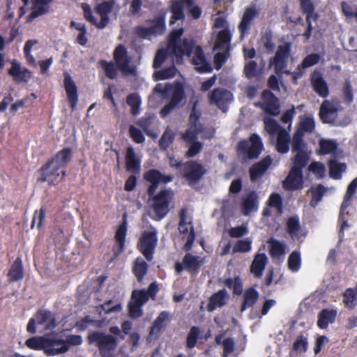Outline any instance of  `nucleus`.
Returning <instances> with one entry per match:
<instances>
[{
	"mask_svg": "<svg viewBox=\"0 0 357 357\" xmlns=\"http://www.w3.org/2000/svg\"><path fill=\"white\" fill-rule=\"evenodd\" d=\"M183 33V29H179L172 32L167 49L159 50L155 56L153 61V67L155 68H159L161 66L167 54L175 55L176 63L181 62L183 55H188L191 49V45L186 40L181 41V36Z\"/></svg>",
	"mask_w": 357,
	"mask_h": 357,
	"instance_id": "1",
	"label": "nucleus"
},
{
	"mask_svg": "<svg viewBox=\"0 0 357 357\" xmlns=\"http://www.w3.org/2000/svg\"><path fill=\"white\" fill-rule=\"evenodd\" d=\"M71 158V150L63 149L57 153L52 160L41 169V181L56 184L65 176L64 168Z\"/></svg>",
	"mask_w": 357,
	"mask_h": 357,
	"instance_id": "2",
	"label": "nucleus"
},
{
	"mask_svg": "<svg viewBox=\"0 0 357 357\" xmlns=\"http://www.w3.org/2000/svg\"><path fill=\"white\" fill-rule=\"evenodd\" d=\"M156 283H151L148 289L134 290L132 294V300L129 304L130 315L132 318H138L142 314V307L149 301L154 299L158 291Z\"/></svg>",
	"mask_w": 357,
	"mask_h": 357,
	"instance_id": "3",
	"label": "nucleus"
},
{
	"mask_svg": "<svg viewBox=\"0 0 357 357\" xmlns=\"http://www.w3.org/2000/svg\"><path fill=\"white\" fill-rule=\"evenodd\" d=\"M114 3L115 1L114 0H109L102 2L96 7V13L100 17V21L93 16L90 6L88 4L82 3V8L84 10V17L89 22L98 29H103L109 24V19L108 15L112 12Z\"/></svg>",
	"mask_w": 357,
	"mask_h": 357,
	"instance_id": "4",
	"label": "nucleus"
},
{
	"mask_svg": "<svg viewBox=\"0 0 357 357\" xmlns=\"http://www.w3.org/2000/svg\"><path fill=\"white\" fill-rule=\"evenodd\" d=\"M173 198L171 190H162L151 200L149 215L155 220L162 219L169 211V205Z\"/></svg>",
	"mask_w": 357,
	"mask_h": 357,
	"instance_id": "5",
	"label": "nucleus"
},
{
	"mask_svg": "<svg viewBox=\"0 0 357 357\" xmlns=\"http://www.w3.org/2000/svg\"><path fill=\"white\" fill-rule=\"evenodd\" d=\"M56 326V318L53 313L45 310H39L34 317L30 319L27 325V331L31 333L45 332L52 330Z\"/></svg>",
	"mask_w": 357,
	"mask_h": 357,
	"instance_id": "6",
	"label": "nucleus"
},
{
	"mask_svg": "<svg viewBox=\"0 0 357 357\" xmlns=\"http://www.w3.org/2000/svg\"><path fill=\"white\" fill-rule=\"evenodd\" d=\"M199 115L200 113L196 109V105H195L190 115V128L183 136L185 141L192 142V144L186 153L188 157H194L202 149V144L201 143L194 142V140L197 138L198 132L199 131V125L197 124Z\"/></svg>",
	"mask_w": 357,
	"mask_h": 357,
	"instance_id": "7",
	"label": "nucleus"
},
{
	"mask_svg": "<svg viewBox=\"0 0 357 357\" xmlns=\"http://www.w3.org/2000/svg\"><path fill=\"white\" fill-rule=\"evenodd\" d=\"M90 343H96L100 348L102 357H113L112 351L116 347V339L111 335L95 332L89 335Z\"/></svg>",
	"mask_w": 357,
	"mask_h": 357,
	"instance_id": "8",
	"label": "nucleus"
},
{
	"mask_svg": "<svg viewBox=\"0 0 357 357\" xmlns=\"http://www.w3.org/2000/svg\"><path fill=\"white\" fill-rule=\"evenodd\" d=\"M263 144L260 137L255 134L250 136V140H243L238 144V152L240 155H243V160L253 159L260 154Z\"/></svg>",
	"mask_w": 357,
	"mask_h": 357,
	"instance_id": "9",
	"label": "nucleus"
},
{
	"mask_svg": "<svg viewBox=\"0 0 357 357\" xmlns=\"http://www.w3.org/2000/svg\"><path fill=\"white\" fill-rule=\"evenodd\" d=\"M114 58L120 71L126 75H132L135 73V66L132 61L126 48L120 45L114 52Z\"/></svg>",
	"mask_w": 357,
	"mask_h": 357,
	"instance_id": "10",
	"label": "nucleus"
},
{
	"mask_svg": "<svg viewBox=\"0 0 357 357\" xmlns=\"http://www.w3.org/2000/svg\"><path fill=\"white\" fill-rule=\"evenodd\" d=\"M290 49L291 45L289 43L280 45L277 49L275 55L271 59L270 66L274 67L277 74L285 73L290 75V71L285 70Z\"/></svg>",
	"mask_w": 357,
	"mask_h": 357,
	"instance_id": "11",
	"label": "nucleus"
},
{
	"mask_svg": "<svg viewBox=\"0 0 357 357\" xmlns=\"http://www.w3.org/2000/svg\"><path fill=\"white\" fill-rule=\"evenodd\" d=\"M292 152L294 153L293 161L296 162L307 163L310 152L303 141V134L300 131H296L293 135Z\"/></svg>",
	"mask_w": 357,
	"mask_h": 357,
	"instance_id": "12",
	"label": "nucleus"
},
{
	"mask_svg": "<svg viewBox=\"0 0 357 357\" xmlns=\"http://www.w3.org/2000/svg\"><path fill=\"white\" fill-rule=\"evenodd\" d=\"M157 231L152 229L151 231H145L142 234L139 243V248L148 261L153 258V251L157 245Z\"/></svg>",
	"mask_w": 357,
	"mask_h": 357,
	"instance_id": "13",
	"label": "nucleus"
},
{
	"mask_svg": "<svg viewBox=\"0 0 357 357\" xmlns=\"http://www.w3.org/2000/svg\"><path fill=\"white\" fill-rule=\"evenodd\" d=\"M205 259L201 256L186 254L181 262H176L175 265L177 273L187 270L190 273H197L200 268L204 264Z\"/></svg>",
	"mask_w": 357,
	"mask_h": 357,
	"instance_id": "14",
	"label": "nucleus"
},
{
	"mask_svg": "<svg viewBox=\"0 0 357 357\" xmlns=\"http://www.w3.org/2000/svg\"><path fill=\"white\" fill-rule=\"evenodd\" d=\"M307 163L296 162L293 161V165L289 175L284 181L283 184L286 188L289 190H296L303 186L302 169L306 166Z\"/></svg>",
	"mask_w": 357,
	"mask_h": 357,
	"instance_id": "15",
	"label": "nucleus"
},
{
	"mask_svg": "<svg viewBox=\"0 0 357 357\" xmlns=\"http://www.w3.org/2000/svg\"><path fill=\"white\" fill-rule=\"evenodd\" d=\"M214 27L216 29H222V30L218 32L214 50H227L230 42L231 33L227 27L225 19L222 16L215 17L214 19Z\"/></svg>",
	"mask_w": 357,
	"mask_h": 357,
	"instance_id": "16",
	"label": "nucleus"
},
{
	"mask_svg": "<svg viewBox=\"0 0 357 357\" xmlns=\"http://www.w3.org/2000/svg\"><path fill=\"white\" fill-rule=\"evenodd\" d=\"M186 213V209L181 210L178 229L181 235H182V238L186 239V243L183 245V250L188 251L190 250L194 242L195 234L191 222L187 220Z\"/></svg>",
	"mask_w": 357,
	"mask_h": 357,
	"instance_id": "17",
	"label": "nucleus"
},
{
	"mask_svg": "<svg viewBox=\"0 0 357 357\" xmlns=\"http://www.w3.org/2000/svg\"><path fill=\"white\" fill-rule=\"evenodd\" d=\"M340 108L337 101L326 100L320 107L319 115L324 123H333L335 121Z\"/></svg>",
	"mask_w": 357,
	"mask_h": 357,
	"instance_id": "18",
	"label": "nucleus"
},
{
	"mask_svg": "<svg viewBox=\"0 0 357 357\" xmlns=\"http://www.w3.org/2000/svg\"><path fill=\"white\" fill-rule=\"evenodd\" d=\"M259 208V197L257 193L252 191L241 198V212L245 216H250L257 211Z\"/></svg>",
	"mask_w": 357,
	"mask_h": 357,
	"instance_id": "19",
	"label": "nucleus"
},
{
	"mask_svg": "<svg viewBox=\"0 0 357 357\" xmlns=\"http://www.w3.org/2000/svg\"><path fill=\"white\" fill-rule=\"evenodd\" d=\"M232 100V94L223 89H216L209 95L211 104L216 105L223 112H226L227 105Z\"/></svg>",
	"mask_w": 357,
	"mask_h": 357,
	"instance_id": "20",
	"label": "nucleus"
},
{
	"mask_svg": "<svg viewBox=\"0 0 357 357\" xmlns=\"http://www.w3.org/2000/svg\"><path fill=\"white\" fill-rule=\"evenodd\" d=\"M191 49L189 52H192V64L195 66V69L200 73H208L212 70L211 64L206 61L202 48L199 46H196L194 48L191 43ZM190 56V53L188 55Z\"/></svg>",
	"mask_w": 357,
	"mask_h": 357,
	"instance_id": "21",
	"label": "nucleus"
},
{
	"mask_svg": "<svg viewBox=\"0 0 357 357\" xmlns=\"http://www.w3.org/2000/svg\"><path fill=\"white\" fill-rule=\"evenodd\" d=\"M357 188V178L354 179L352 182L349 185L347 188V190L344 197V200L342 202L340 208V220L342 222L340 232H342L344 229L349 227V225L347 223V218L346 215L349 214L347 211L349 203V200L354 195Z\"/></svg>",
	"mask_w": 357,
	"mask_h": 357,
	"instance_id": "22",
	"label": "nucleus"
},
{
	"mask_svg": "<svg viewBox=\"0 0 357 357\" xmlns=\"http://www.w3.org/2000/svg\"><path fill=\"white\" fill-rule=\"evenodd\" d=\"M259 10L254 6H248L245 8L241 21L238 25V29L241 32V38L248 33L254 20L259 15Z\"/></svg>",
	"mask_w": 357,
	"mask_h": 357,
	"instance_id": "23",
	"label": "nucleus"
},
{
	"mask_svg": "<svg viewBox=\"0 0 357 357\" xmlns=\"http://www.w3.org/2000/svg\"><path fill=\"white\" fill-rule=\"evenodd\" d=\"M165 29V17H158L148 27H141L138 30V34L142 38H150L153 35L161 34Z\"/></svg>",
	"mask_w": 357,
	"mask_h": 357,
	"instance_id": "24",
	"label": "nucleus"
},
{
	"mask_svg": "<svg viewBox=\"0 0 357 357\" xmlns=\"http://www.w3.org/2000/svg\"><path fill=\"white\" fill-rule=\"evenodd\" d=\"M8 74L16 83L27 82L32 76L31 71L23 67L20 63L15 60L11 62V67L8 69Z\"/></svg>",
	"mask_w": 357,
	"mask_h": 357,
	"instance_id": "25",
	"label": "nucleus"
},
{
	"mask_svg": "<svg viewBox=\"0 0 357 357\" xmlns=\"http://www.w3.org/2000/svg\"><path fill=\"white\" fill-rule=\"evenodd\" d=\"M183 171L185 177L190 181L199 180L206 172L202 165L192 161L186 162Z\"/></svg>",
	"mask_w": 357,
	"mask_h": 357,
	"instance_id": "26",
	"label": "nucleus"
},
{
	"mask_svg": "<svg viewBox=\"0 0 357 357\" xmlns=\"http://www.w3.org/2000/svg\"><path fill=\"white\" fill-rule=\"evenodd\" d=\"M144 178L151 183L148 189L150 195L155 191L158 183H168L172 181V176L162 175L158 171L154 169L147 172L144 174Z\"/></svg>",
	"mask_w": 357,
	"mask_h": 357,
	"instance_id": "27",
	"label": "nucleus"
},
{
	"mask_svg": "<svg viewBox=\"0 0 357 357\" xmlns=\"http://www.w3.org/2000/svg\"><path fill=\"white\" fill-rule=\"evenodd\" d=\"M68 351V345L62 339H49L47 338L45 346V354L47 356H56L65 353Z\"/></svg>",
	"mask_w": 357,
	"mask_h": 357,
	"instance_id": "28",
	"label": "nucleus"
},
{
	"mask_svg": "<svg viewBox=\"0 0 357 357\" xmlns=\"http://www.w3.org/2000/svg\"><path fill=\"white\" fill-rule=\"evenodd\" d=\"M64 75V86L68 96V100L73 109H75L77 102V87L72 77L68 73L65 72Z\"/></svg>",
	"mask_w": 357,
	"mask_h": 357,
	"instance_id": "29",
	"label": "nucleus"
},
{
	"mask_svg": "<svg viewBox=\"0 0 357 357\" xmlns=\"http://www.w3.org/2000/svg\"><path fill=\"white\" fill-rule=\"evenodd\" d=\"M262 104L264 109L271 115L279 114L278 100L270 91H264L262 94Z\"/></svg>",
	"mask_w": 357,
	"mask_h": 357,
	"instance_id": "30",
	"label": "nucleus"
},
{
	"mask_svg": "<svg viewBox=\"0 0 357 357\" xmlns=\"http://www.w3.org/2000/svg\"><path fill=\"white\" fill-rule=\"evenodd\" d=\"M53 0H33L31 13L27 16L26 22H31L36 17L48 12L50 4Z\"/></svg>",
	"mask_w": 357,
	"mask_h": 357,
	"instance_id": "31",
	"label": "nucleus"
},
{
	"mask_svg": "<svg viewBox=\"0 0 357 357\" xmlns=\"http://www.w3.org/2000/svg\"><path fill=\"white\" fill-rule=\"evenodd\" d=\"M272 163V159L270 156H266L260 162L254 165L250 169V176L252 181H257L259 178L262 176L268 168Z\"/></svg>",
	"mask_w": 357,
	"mask_h": 357,
	"instance_id": "32",
	"label": "nucleus"
},
{
	"mask_svg": "<svg viewBox=\"0 0 357 357\" xmlns=\"http://www.w3.org/2000/svg\"><path fill=\"white\" fill-rule=\"evenodd\" d=\"M184 96V89L183 85H178L174 89V94L171 97L170 102L166 105L161 110L160 114L162 117L167 116L172 110L181 102Z\"/></svg>",
	"mask_w": 357,
	"mask_h": 357,
	"instance_id": "33",
	"label": "nucleus"
},
{
	"mask_svg": "<svg viewBox=\"0 0 357 357\" xmlns=\"http://www.w3.org/2000/svg\"><path fill=\"white\" fill-rule=\"evenodd\" d=\"M311 82L314 91L320 96L325 98L328 95L327 84L319 72H314L311 74Z\"/></svg>",
	"mask_w": 357,
	"mask_h": 357,
	"instance_id": "34",
	"label": "nucleus"
},
{
	"mask_svg": "<svg viewBox=\"0 0 357 357\" xmlns=\"http://www.w3.org/2000/svg\"><path fill=\"white\" fill-rule=\"evenodd\" d=\"M140 159L136 155L132 147H128L126 155V165L128 171L132 173H139L140 171Z\"/></svg>",
	"mask_w": 357,
	"mask_h": 357,
	"instance_id": "35",
	"label": "nucleus"
},
{
	"mask_svg": "<svg viewBox=\"0 0 357 357\" xmlns=\"http://www.w3.org/2000/svg\"><path fill=\"white\" fill-rule=\"evenodd\" d=\"M194 3V0H181V1H175L172 5V20L170 24L175 23L176 21L182 19L184 16L183 12V5L188 8H191Z\"/></svg>",
	"mask_w": 357,
	"mask_h": 357,
	"instance_id": "36",
	"label": "nucleus"
},
{
	"mask_svg": "<svg viewBox=\"0 0 357 357\" xmlns=\"http://www.w3.org/2000/svg\"><path fill=\"white\" fill-rule=\"evenodd\" d=\"M229 298V295L225 289H221L214 294L210 298L207 306L208 311H213L217 307L225 305Z\"/></svg>",
	"mask_w": 357,
	"mask_h": 357,
	"instance_id": "37",
	"label": "nucleus"
},
{
	"mask_svg": "<svg viewBox=\"0 0 357 357\" xmlns=\"http://www.w3.org/2000/svg\"><path fill=\"white\" fill-rule=\"evenodd\" d=\"M267 262V257L264 253L257 254L250 266V271L256 278L262 275Z\"/></svg>",
	"mask_w": 357,
	"mask_h": 357,
	"instance_id": "38",
	"label": "nucleus"
},
{
	"mask_svg": "<svg viewBox=\"0 0 357 357\" xmlns=\"http://www.w3.org/2000/svg\"><path fill=\"white\" fill-rule=\"evenodd\" d=\"M290 136L285 130H280L278 134L276 149L279 153H286L289 150Z\"/></svg>",
	"mask_w": 357,
	"mask_h": 357,
	"instance_id": "39",
	"label": "nucleus"
},
{
	"mask_svg": "<svg viewBox=\"0 0 357 357\" xmlns=\"http://www.w3.org/2000/svg\"><path fill=\"white\" fill-rule=\"evenodd\" d=\"M169 321V314L168 312H162L155 320L150 331L151 335L158 334L160 331L166 326Z\"/></svg>",
	"mask_w": 357,
	"mask_h": 357,
	"instance_id": "40",
	"label": "nucleus"
},
{
	"mask_svg": "<svg viewBox=\"0 0 357 357\" xmlns=\"http://www.w3.org/2000/svg\"><path fill=\"white\" fill-rule=\"evenodd\" d=\"M259 293L254 288L247 289L243 294V302L241 306V311L252 307L258 300Z\"/></svg>",
	"mask_w": 357,
	"mask_h": 357,
	"instance_id": "41",
	"label": "nucleus"
},
{
	"mask_svg": "<svg viewBox=\"0 0 357 357\" xmlns=\"http://www.w3.org/2000/svg\"><path fill=\"white\" fill-rule=\"evenodd\" d=\"M335 310H324L319 314L317 324L321 328H326L329 324L333 323L335 321Z\"/></svg>",
	"mask_w": 357,
	"mask_h": 357,
	"instance_id": "42",
	"label": "nucleus"
},
{
	"mask_svg": "<svg viewBox=\"0 0 357 357\" xmlns=\"http://www.w3.org/2000/svg\"><path fill=\"white\" fill-rule=\"evenodd\" d=\"M215 342L218 344H222L224 350L223 357H227L232 354L234 349V341L232 338H225L223 340V335H219L215 337Z\"/></svg>",
	"mask_w": 357,
	"mask_h": 357,
	"instance_id": "43",
	"label": "nucleus"
},
{
	"mask_svg": "<svg viewBox=\"0 0 357 357\" xmlns=\"http://www.w3.org/2000/svg\"><path fill=\"white\" fill-rule=\"evenodd\" d=\"M8 276L10 281H16L23 278V269L20 259L17 258L12 265Z\"/></svg>",
	"mask_w": 357,
	"mask_h": 357,
	"instance_id": "44",
	"label": "nucleus"
},
{
	"mask_svg": "<svg viewBox=\"0 0 357 357\" xmlns=\"http://www.w3.org/2000/svg\"><path fill=\"white\" fill-rule=\"evenodd\" d=\"M126 234V220L124 219L122 224L119 227L116 231L115 241L116 246L119 247L118 250L116 251V254L121 252L123 250L125 243Z\"/></svg>",
	"mask_w": 357,
	"mask_h": 357,
	"instance_id": "45",
	"label": "nucleus"
},
{
	"mask_svg": "<svg viewBox=\"0 0 357 357\" xmlns=\"http://www.w3.org/2000/svg\"><path fill=\"white\" fill-rule=\"evenodd\" d=\"M287 227L288 232L293 239H299L302 236L298 218H290L287 220Z\"/></svg>",
	"mask_w": 357,
	"mask_h": 357,
	"instance_id": "46",
	"label": "nucleus"
},
{
	"mask_svg": "<svg viewBox=\"0 0 357 357\" xmlns=\"http://www.w3.org/2000/svg\"><path fill=\"white\" fill-rule=\"evenodd\" d=\"M178 85H183L181 83H176L175 84H158L153 89V92L161 94V96H172L174 94V89Z\"/></svg>",
	"mask_w": 357,
	"mask_h": 357,
	"instance_id": "47",
	"label": "nucleus"
},
{
	"mask_svg": "<svg viewBox=\"0 0 357 357\" xmlns=\"http://www.w3.org/2000/svg\"><path fill=\"white\" fill-rule=\"evenodd\" d=\"M114 303L112 300L107 301L104 304L96 308V312L101 315L102 311L105 312V314H110L112 312H119L122 310V305L120 303H116L112 306Z\"/></svg>",
	"mask_w": 357,
	"mask_h": 357,
	"instance_id": "48",
	"label": "nucleus"
},
{
	"mask_svg": "<svg viewBox=\"0 0 357 357\" xmlns=\"http://www.w3.org/2000/svg\"><path fill=\"white\" fill-rule=\"evenodd\" d=\"M357 286L355 288L347 289L344 294L343 302L346 307L354 308L356 305Z\"/></svg>",
	"mask_w": 357,
	"mask_h": 357,
	"instance_id": "49",
	"label": "nucleus"
},
{
	"mask_svg": "<svg viewBox=\"0 0 357 357\" xmlns=\"http://www.w3.org/2000/svg\"><path fill=\"white\" fill-rule=\"evenodd\" d=\"M148 265L142 258H137L133 266V272L138 281H141L146 273Z\"/></svg>",
	"mask_w": 357,
	"mask_h": 357,
	"instance_id": "50",
	"label": "nucleus"
},
{
	"mask_svg": "<svg viewBox=\"0 0 357 357\" xmlns=\"http://www.w3.org/2000/svg\"><path fill=\"white\" fill-rule=\"evenodd\" d=\"M329 174L331 178L339 179L341 178V173L346 170V165L343 163H337L335 160L329 162Z\"/></svg>",
	"mask_w": 357,
	"mask_h": 357,
	"instance_id": "51",
	"label": "nucleus"
},
{
	"mask_svg": "<svg viewBox=\"0 0 357 357\" xmlns=\"http://www.w3.org/2000/svg\"><path fill=\"white\" fill-rule=\"evenodd\" d=\"M244 74L250 79H257L259 74L257 63L254 61H247L244 67Z\"/></svg>",
	"mask_w": 357,
	"mask_h": 357,
	"instance_id": "52",
	"label": "nucleus"
},
{
	"mask_svg": "<svg viewBox=\"0 0 357 357\" xmlns=\"http://www.w3.org/2000/svg\"><path fill=\"white\" fill-rule=\"evenodd\" d=\"M268 243L271 247V253L273 257H279L284 254L285 246L281 242L271 238Z\"/></svg>",
	"mask_w": 357,
	"mask_h": 357,
	"instance_id": "53",
	"label": "nucleus"
},
{
	"mask_svg": "<svg viewBox=\"0 0 357 357\" xmlns=\"http://www.w3.org/2000/svg\"><path fill=\"white\" fill-rule=\"evenodd\" d=\"M47 338L43 337H33L26 341V345L33 349H43L45 351Z\"/></svg>",
	"mask_w": 357,
	"mask_h": 357,
	"instance_id": "54",
	"label": "nucleus"
},
{
	"mask_svg": "<svg viewBox=\"0 0 357 357\" xmlns=\"http://www.w3.org/2000/svg\"><path fill=\"white\" fill-rule=\"evenodd\" d=\"M314 128V119L310 116H303L301 119L299 126L296 131H300L304 135L305 132H311Z\"/></svg>",
	"mask_w": 357,
	"mask_h": 357,
	"instance_id": "55",
	"label": "nucleus"
},
{
	"mask_svg": "<svg viewBox=\"0 0 357 357\" xmlns=\"http://www.w3.org/2000/svg\"><path fill=\"white\" fill-rule=\"evenodd\" d=\"M127 103L131 107V113L136 116L139 114L141 100L136 94H131L127 97Z\"/></svg>",
	"mask_w": 357,
	"mask_h": 357,
	"instance_id": "56",
	"label": "nucleus"
},
{
	"mask_svg": "<svg viewBox=\"0 0 357 357\" xmlns=\"http://www.w3.org/2000/svg\"><path fill=\"white\" fill-rule=\"evenodd\" d=\"M325 191L324 187L321 185H318L316 187L312 188L311 192L312 197L310 202V205L312 207H315L318 204V202L321 199Z\"/></svg>",
	"mask_w": 357,
	"mask_h": 357,
	"instance_id": "57",
	"label": "nucleus"
},
{
	"mask_svg": "<svg viewBox=\"0 0 357 357\" xmlns=\"http://www.w3.org/2000/svg\"><path fill=\"white\" fill-rule=\"evenodd\" d=\"M289 268L293 271L296 272L301 267V256L297 252H293L288 259Z\"/></svg>",
	"mask_w": 357,
	"mask_h": 357,
	"instance_id": "58",
	"label": "nucleus"
},
{
	"mask_svg": "<svg viewBox=\"0 0 357 357\" xmlns=\"http://www.w3.org/2000/svg\"><path fill=\"white\" fill-rule=\"evenodd\" d=\"M321 153L328 154L335 151L337 148V143L334 140L321 139L319 142Z\"/></svg>",
	"mask_w": 357,
	"mask_h": 357,
	"instance_id": "59",
	"label": "nucleus"
},
{
	"mask_svg": "<svg viewBox=\"0 0 357 357\" xmlns=\"http://www.w3.org/2000/svg\"><path fill=\"white\" fill-rule=\"evenodd\" d=\"M252 240L250 238H247L243 240L238 241L234 246V250L236 252H247L251 250Z\"/></svg>",
	"mask_w": 357,
	"mask_h": 357,
	"instance_id": "60",
	"label": "nucleus"
},
{
	"mask_svg": "<svg viewBox=\"0 0 357 357\" xmlns=\"http://www.w3.org/2000/svg\"><path fill=\"white\" fill-rule=\"evenodd\" d=\"M265 129L270 135H274L275 133L278 134L280 130H282L280 128V126L277 121L271 117H266L264 119Z\"/></svg>",
	"mask_w": 357,
	"mask_h": 357,
	"instance_id": "61",
	"label": "nucleus"
},
{
	"mask_svg": "<svg viewBox=\"0 0 357 357\" xmlns=\"http://www.w3.org/2000/svg\"><path fill=\"white\" fill-rule=\"evenodd\" d=\"M301 9L307 16H310V19L315 20L317 19V15L313 13L314 6L311 0H300Z\"/></svg>",
	"mask_w": 357,
	"mask_h": 357,
	"instance_id": "62",
	"label": "nucleus"
},
{
	"mask_svg": "<svg viewBox=\"0 0 357 357\" xmlns=\"http://www.w3.org/2000/svg\"><path fill=\"white\" fill-rule=\"evenodd\" d=\"M248 233V227L247 224H243L240 226L232 227L229 231V236L232 238H240Z\"/></svg>",
	"mask_w": 357,
	"mask_h": 357,
	"instance_id": "63",
	"label": "nucleus"
},
{
	"mask_svg": "<svg viewBox=\"0 0 357 357\" xmlns=\"http://www.w3.org/2000/svg\"><path fill=\"white\" fill-rule=\"evenodd\" d=\"M101 67L103 68L106 75L111 78L114 79L117 75V70L112 62H107L105 61H100Z\"/></svg>",
	"mask_w": 357,
	"mask_h": 357,
	"instance_id": "64",
	"label": "nucleus"
}]
</instances>
